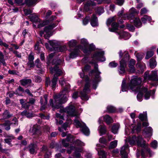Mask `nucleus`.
Listing matches in <instances>:
<instances>
[{"label":"nucleus","mask_w":158,"mask_h":158,"mask_svg":"<svg viewBox=\"0 0 158 158\" xmlns=\"http://www.w3.org/2000/svg\"><path fill=\"white\" fill-rule=\"evenodd\" d=\"M70 85L67 84L66 87L59 94H56L53 96L54 102L53 103L52 99L49 101L50 105L53 108V110L55 109H58L60 106L61 104L65 103L67 100V97L65 95L68 94L70 91Z\"/></svg>","instance_id":"nucleus-1"},{"label":"nucleus","mask_w":158,"mask_h":158,"mask_svg":"<svg viewBox=\"0 0 158 158\" xmlns=\"http://www.w3.org/2000/svg\"><path fill=\"white\" fill-rule=\"evenodd\" d=\"M142 82L141 78L136 76H133L128 85L126 84V80L123 79L122 81L121 88L123 92L127 91L128 89H131L132 91L136 90V87L139 85Z\"/></svg>","instance_id":"nucleus-2"},{"label":"nucleus","mask_w":158,"mask_h":158,"mask_svg":"<svg viewBox=\"0 0 158 158\" xmlns=\"http://www.w3.org/2000/svg\"><path fill=\"white\" fill-rule=\"evenodd\" d=\"M50 71L52 73H55L54 77L51 81H50L49 77H47L45 85L47 87L50 86L52 89H53L56 86L58 79V77L62 74V72L56 65H55L54 68L51 67L50 68Z\"/></svg>","instance_id":"nucleus-3"},{"label":"nucleus","mask_w":158,"mask_h":158,"mask_svg":"<svg viewBox=\"0 0 158 158\" xmlns=\"http://www.w3.org/2000/svg\"><path fill=\"white\" fill-rule=\"evenodd\" d=\"M127 140L130 145H134L137 144L138 146L142 147H143L145 146V142L141 136H139L137 137L135 136H133L131 138H129L128 139H125L126 142Z\"/></svg>","instance_id":"nucleus-4"},{"label":"nucleus","mask_w":158,"mask_h":158,"mask_svg":"<svg viewBox=\"0 0 158 158\" xmlns=\"http://www.w3.org/2000/svg\"><path fill=\"white\" fill-rule=\"evenodd\" d=\"M79 114L76 116L73 123L74 125L77 127H80L83 133L86 135L89 134V131L88 127L86 126L85 123L81 121L79 118Z\"/></svg>","instance_id":"nucleus-5"},{"label":"nucleus","mask_w":158,"mask_h":158,"mask_svg":"<svg viewBox=\"0 0 158 158\" xmlns=\"http://www.w3.org/2000/svg\"><path fill=\"white\" fill-rule=\"evenodd\" d=\"M95 74V78L93 81V88L95 89L97 88V83L100 81L101 77L100 74L101 73L98 69V65L97 64H95L94 65V69L92 70L89 73V75Z\"/></svg>","instance_id":"nucleus-6"},{"label":"nucleus","mask_w":158,"mask_h":158,"mask_svg":"<svg viewBox=\"0 0 158 158\" xmlns=\"http://www.w3.org/2000/svg\"><path fill=\"white\" fill-rule=\"evenodd\" d=\"M56 24L55 23H52L48 26L45 27L44 31H41L40 32V35L42 36L44 34V37L45 39H48L52 35V30L56 27Z\"/></svg>","instance_id":"nucleus-7"},{"label":"nucleus","mask_w":158,"mask_h":158,"mask_svg":"<svg viewBox=\"0 0 158 158\" xmlns=\"http://www.w3.org/2000/svg\"><path fill=\"white\" fill-rule=\"evenodd\" d=\"M116 18L115 16L111 17L109 18L106 22V24L109 26L111 24L112 28H109V30L110 31L114 32L117 30L118 27V24L115 21L116 20Z\"/></svg>","instance_id":"nucleus-8"},{"label":"nucleus","mask_w":158,"mask_h":158,"mask_svg":"<svg viewBox=\"0 0 158 158\" xmlns=\"http://www.w3.org/2000/svg\"><path fill=\"white\" fill-rule=\"evenodd\" d=\"M64 111L68 115L71 117L77 116L79 114L76 110L75 107L72 105H70L65 108Z\"/></svg>","instance_id":"nucleus-9"},{"label":"nucleus","mask_w":158,"mask_h":158,"mask_svg":"<svg viewBox=\"0 0 158 158\" xmlns=\"http://www.w3.org/2000/svg\"><path fill=\"white\" fill-rule=\"evenodd\" d=\"M128 54H126L124 56V58L120 62V66L118 71L120 74L122 75L125 72V68L126 66V63L129 60Z\"/></svg>","instance_id":"nucleus-10"},{"label":"nucleus","mask_w":158,"mask_h":158,"mask_svg":"<svg viewBox=\"0 0 158 158\" xmlns=\"http://www.w3.org/2000/svg\"><path fill=\"white\" fill-rule=\"evenodd\" d=\"M90 85L89 82L87 81L83 91L81 93V97L82 100H88L89 97L87 95V94L90 91L89 88Z\"/></svg>","instance_id":"nucleus-11"},{"label":"nucleus","mask_w":158,"mask_h":158,"mask_svg":"<svg viewBox=\"0 0 158 158\" xmlns=\"http://www.w3.org/2000/svg\"><path fill=\"white\" fill-rule=\"evenodd\" d=\"M104 52L103 51H100L97 52L93 55L92 58L93 60H98L100 61H104L105 60V58L104 56Z\"/></svg>","instance_id":"nucleus-12"},{"label":"nucleus","mask_w":158,"mask_h":158,"mask_svg":"<svg viewBox=\"0 0 158 158\" xmlns=\"http://www.w3.org/2000/svg\"><path fill=\"white\" fill-rule=\"evenodd\" d=\"M157 71H152V74L148 75L147 72H145L144 75L145 79H148L153 81H158V76H157Z\"/></svg>","instance_id":"nucleus-13"},{"label":"nucleus","mask_w":158,"mask_h":158,"mask_svg":"<svg viewBox=\"0 0 158 158\" xmlns=\"http://www.w3.org/2000/svg\"><path fill=\"white\" fill-rule=\"evenodd\" d=\"M82 151L81 148H76L75 147L71 146L70 148L68 149L67 152L68 153L70 154L71 153L74 151V156L77 157H79L80 156V152Z\"/></svg>","instance_id":"nucleus-14"},{"label":"nucleus","mask_w":158,"mask_h":158,"mask_svg":"<svg viewBox=\"0 0 158 158\" xmlns=\"http://www.w3.org/2000/svg\"><path fill=\"white\" fill-rule=\"evenodd\" d=\"M129 150V146L127 144H126L122 147L120 152L122 158H127Z\"/></svg>","instance_id":"nucleus-15"},{"label":"nucleus","mask_w":158,"mask_h":158,"mask_svg":"<svg viewBox=\"0 0 158 158\" xmlns=\"http://www.w3.org/2000/svg\"><path fill=\"white\" fill-rule=\"evenodd\" d=\"M96 5V3L91 0H88L86 2L85 4L84 9L85 11H88L91 10Z\"/></svg>","instance_id":"nucleus-16"},{"label":"nucleus","mask_w":158,"mask_h":158,"mask_svg":"<svg viewBox=\"0 0 158 158\" xmlns=\"http://www.w3.org/2000/svg\"><path fill=\"white\" fill-rule=\"evenodd\" d=\"M81 44L84 47H82V46L81 45L78 47V48L82 50L85 53H88L89 51L86 48L88 45V42L87 40L85 39H81Z\"/></svg>","instance_id":"nucleus-17"},{"label":"nucleus","mask_w":158,"mask_h":158,"mask_svg":"<svg viewBox=\"0 0 158 158\" xmlns=\"http://www.w3.org/2000/svg\"><path fill=\"white\" fill-rule=\"evenodd\" d=\"M141 90L143 92V94H144V98L146 100H148L150 98L151 94L152 93V91H148V89L146 88L142 87L141 88ZM155 93V91L153 90L152 91V94L154 95Z\"/></svg>","instance_id":"nucleus-18"},{"label":"nucleus","mask_w":158,"mask_h":158,"mask_svg":"<svg viewBox=\"0 0 158 158\" xmlns=\"http://www.w3.org/2000/svg\"><path fill=\"white\" fill-rule=\"evenodd\" d=\"M80 50L77 49H74L71 50V53H70L69 57L67 58L66 60H69V59H73L77 56L79 54Z\"/></svg>","instance_id":"nucleus-19"},{"label":"nucleus","mask_w":158,"mask_h":158,"mask_svg":"<svg viewBox=\"0 0 158 158\" xmlns=\"http://www.w3.org/2000/svg\"><path fill=\"white\" fill-rule=\"evenodd\" d=\"M29 151L31 154H34L36 153L38 148L36 143H31L28 146Z\"/></svg>","instance_id":"nucleus-20"},{"label":"nucleus","mask_w":158,"mask_h":158,"mask_svg":"<svg viewBox=\"0 0 158 158\" xmlns=\"http://www.w3.org/2000/svg\"><path fill=\"white\" fill-rule=\"evenodd\" d=\"M96 150L98 151V154L100 156L99 158H106V153L104 151L102 150H99V147H103V146L101 145L100 144H97L96 145Z\"/></svg>","instance_id":"nucleus-21"},{"label":"nucleus","mask_w":158,"mask_h":158,"mask_svg":"<svg viewBox=\"0 0 158 158\" xmlns=\"http://www.w3.org/2000/svg\"><path fill=\"white\" fill-rule=\"evenodd\" d=\"M135 63V60L131 59L128 64L129 68V71L131 73H134L135 72V70L134 66Z\"/></svg>","instance_id":"nucleus-22"},{"label":"nucleus","mask_w":158,"mask_h":158,"mask_svg":"<svg viewBox=\"0 0 158 158\" xmlns=\"http://www.w3.org/2000/svg\"><path fill=\"white\" fill-rule=\"evenodd\" d=\"M136 88V90L135 91L139 92L137 96V98L138 100L140 102L142 100L143 95V92H142L141 90V88H140V87H139L138 85L137 86Z\"/></svg>","instance_id":"nucleus-23"},{"label":"nucleus","mask_w":158,"mask_h":158,"mask_svg":"<svg viewBox=\"0 0 158 158\" xmlns=\"http://www.w3.org/2000/svg\"><path fill=\"white\" fill-rule=\"evenodd\" d=\"M119 38L121 39L123 38L125 40H127L130 38L131 36L126 31H121L119 33Z\"/></svg>","instance_id":"nucleus-24"},{"label":"nucleus","mask_w":158,"mask_h":158,"mask_svg":"<svg viewBox=\"0 0 158 158\" xmlns=\"http://www.w3.org/2000/svg\"><path fill=\"white\" fill-rule=\"evenodd\" d=\"M30 18L31 21L34 23L33 25L35 27H36V25H35L34 23H38L40 21V19L36 15H31L30 16Z\"/></svg>","instance_id":"nucleus-25"},{"label":"nucleus","mask_w":158,"mask_h":158,"mask_svg":"<svg viewBox=\"0 0 158 158\" xmlns=\"http://www.w3.org/2000/svg\"><path fill=\"white\" fill-rule=\"evenodd\" d=\"M44 97L45 100L44 102H43V99L41 98L40 102L42 105L40 107V109L41 110H44L45 109V105L47 104L48 102V96L46 95H44Z\"/></svg>","instance_id":"nucleus-26"},{"label":"nucleus","mask_w":158,"mask_h":158,"mask_svg":"<svg viewBox=\"0 0 158 158\" xmlns=\"http://www.w3.org/2000/svg\"><path fill=\"white\" fill-rule=\"evenodd\" d=\"M73 138L72 135H67L66 139H63L62 143L64 147H67L68 146L69 144L66 142H69L72 140Z\"/></svg>","instance_id":"nucleus-27"},{"label":"nucleus","mask_w":158,"mask_h":158,"mask_svg":"<svg viewBox=\"0 0 158 158\" xmlns=\"http://www.w3.org/2000/svg\"><path fill=\"white\" fill-rule=\"evenodd\" d=\"M90 24L93 27L97 26L98 25L97 18L94 14L93 15L91 18Z\"/></svg>","instance_id":"nucleus-28"},{"label":"nucleus","mask_w":158,"mask_h":158,"mask_svg":"<svg viewBox=\"0 0 158 158\" xmlns=\"http://www.w3.org/2000/svg\"><path fill=\"white\" fill-rule=\"evenodd\" d=\"M32 133L33 134L39 135L41 134V132L39 129V127L37 125L33 126L32 129Z\"/></svg>","instance_id":"nucleus-29"},{"label":"nucleus","mask_w":158,"mask_h":158,"mask_svg":"<svg viewBox=\"0 0 158 158\" xmlns=\"http://www.w3.org/2000/svg\"><path fill=\"white\" fill-rule=\"evenodd\" d=\"M135 26L137 27H139L142 25L141 22L139 18H135L133 21Z\"/></svg>","instance_id":"nucleus-30"},{"label":"nucleus","mask_w":158,"mask_h":158,"mask_svg":"<svg viewBox=\"0 0 158 158\" xmlns=\"http://www.w3.org/2000/svg\"><path fill=\"white\" fill-rule=\"evenodd\" d=\"M31 80L30 79H24L21 80L20 82L21 85L23 86H25L27 84L31 83Z\"/></svg>","instance_id":"nucleus-31"},{"label":"nucleus","mask_w":158,"mask_h":158,"mask_svg":"<svg viewBox=\"0 0 158 158\" xmlns=\"http://www.w3.org/2000/svg\"><path fill=\"white\" fill-rule=\"evenodd\" d=\"M119 127V125L118 123L114 124L112 128V132L114 134H117Z\"/></svg>","instance_id":"nucleus-32"},{"label":"nucleus","mask_w":158,"mask_h":158,"mask_svg":"<svg viewBox=\"0 0 158 158\" xmlns=\"http://www.w3.org/2000/svg\"><path fill=\"white\" fill-rule=\"evenodd\" d=\"M24 91V89L20 86H19L15 91V94L16 95L19 96H22V94Z\"/></svg>","instance_id":"nucleus-33"},{"label":"nucleus","mask_w":158,"mask_h":158,"mask_svg":"<svg viewBox=\"0 0 158 158\" xmlns=\"http://www.w3.org/2000/svg\"><path fill=\"white\" fill-rule=\"evenodd\" d=\"M103 118L104 120L107 124H109L110 123H112L113 122L112 118L108 115L105 116L103 117Z\"/></svg>","instance_id":"nucleus-34"},{"label":"nucleus","mask_w":158,"mask_h":158,"mask_svg":"<svg viewBox=\"0 0 158 158\" xmlns=\"http://www.w3.org/2000/svg\"><path fill=\"white\" fill-rule=\"evenodd\" d=\"M55 51L57 52H63L67 50V48L66 46H63L56 47Z\"/></svg>","instance_id":"nucleus-35"},{"label":"nucleus","mask_w":158,"mask_h":158,"mask_svg":"<svg viewBox=\"0 0 158 158\" xmlns=\"http://www.w3.org/2000/svg\"><path fill=\"white\" fill-rule=\"evenodd\" d=\"M38 0H26L25 3L28 6H31L35 4Z\"/></svg>","instance_id":"nucleus-36"},{"label":"nucleus","mask_w":158,"mask_h":158,"mask_svg":"<svg viewBox=\"0 0 158 158\" xmlns=\"http://www.w3.org/2000/svg\"><path fill=\"white\" fill-rule=\"evenodd\" d=\"M98 130L101 135L104 134L106 132V127L105 126L100 125L98 127Z\"/></svg>","instance_id":"nucleus-37"},{"label":"nucleus","mask_w":158,"mask_h":158,"mask_svg":"<svg viewBox=\"0 0 158 158\" xmlns=\"http://www.w3.org/2000/svg\"><path fill=\"white\" fill-rule=\"evenodd\" d=\"M152 18L150 16L145 15L141 18V20L143 23H145L147 21H150Z\"/></svg>","instance_id":"nucleus-38"},{"label":"nucleus","mask_w":158,"mask_h":158,"mask_svg":"<svg viewBox=\"0 0 158 158\" xmlns=\"http://www.w3.org/2000/svg\"><path fill=\"white\" fill-rule=\"evenodd\" d=\"M139 118L141 121L146 120L147 119V112H143V114H140L139 116Z\"/></svg>","instance_id":"nucleus-39"},{"label":"nucleus","mask_w":158,"mask_h":158,"mask_svg":"<svg viewBox=\"0 0 158 158\" xmlns=\"http://www.w3.org/2000/svg\"><path fill=\"white\" fill-rule=\"evenodd\" d=\"M156 63L155 60L154 58H151L150 60V67L153 69L156 66Z\"/></svg>","instance_id":"nucleus-40"},{"label":"nucleus","mask_w":158,"mask_h":158,"mask_svg":"<svg viewBox=\"0 0 158 158\" xmlns=\"http://www.w3.org/2000/svg\"><path fill=\"white\" fill-rule=\"evenodd\" d=\"M48 43L50 44V45L52 47V50L56 49L55 46L57 44V42L56 40H49Z\"/></svg>","instance_id":"nucleus-41"},{"label":"nucleus","mask_w":158,"mask_h":158,"mask_svg":"<svg viewBox=\"0 0 158 158\" xmlns=\"http://www.w3.org/2000/svg\"><path fill=\"white\" fill-rule=\"evenodd\" d=\"M2 125L4 127L5 129L6 130H9L10 129V122L8 120L6 121Z\"/></svg>","instance_id":"nucleus-42"},{"label":"nucleus","mask_w":158,"mask_h":158,"mask_svg":"<svg viewBox=\"0 0 158 158\" xmlns=\"http://www.w3.org/2000/svg\"><path fill=\"white\" fill-rule=\"evenodd\" d=\"M131 126L133 127L132 131V133H133L134 132L135 130H136L137 132L141 130V123H139L136 128H135V127H134L133 125H132Z\"/></svg>","instance_id":"nucleus-43"},{"label":"nucleus","mask_w":158,"mask_h":158,"mask_svg":"<svg viewBox=\"0 0 158 158\" xmlns=\"http://www.w3.org/2000/svg\"><path fill=\"white\" fill-rule=\"evenodd\" d=\"M72 123V121L71 120L68 121L67 122H65L64 123L62 126V127L63 128L66 130V128L69 127V125Z\"/></svg>","instance_id":"nucleus-44"},{"label":"nucleus","mask_w":158,"mask_h":158,"mask_svg":"<svg viewBox=\"0 0 158 158\" xmlns=\"http://www.w3.org/2000/svg\"><path fill=\"white\" fill-rule=\"evenodd\" d=\"M117 140H114L112 141L110 143L109 148L111 149L115 148L117 146Z\"/></svg>","instance_id":"nucleus-45"},{"label":"nucleus","mask_w":158,"mask_h":158,"mask_svg":"<svg viewBox=\"0 0 158 158\" xmlns=\"http://www.w3.org/2000/svg\"><path fill=\"white\" fill-rule=\"evenodd\" d=\"M77 42L75 40H73L69 42V46L70 48L73 47L77 44Z\"/></svg>","instance_id":"nucleus-46"},{"label":"nucleus","mask_w":158,"mask_h":158,"mask_svg":"<svg viewBox=\"0 0 158 158\" xmlns=\"http://www.w3.org/2000/svg\"><path fill=\"white\" fill-rule=\"evenodd\" d=\"M15 137L13 136H11L10 137V138H6L4 139V141L5 143H8L9 145L12 146L11 144V142L12 141V139H14Z\"/></svg>","instance_id":"nucleus-47"},{"label":"nucleus","mask_w":158,"mask_h":158,"mask_svg":"<svg viewBox=\"0 0 158 158\" xmlns=\"http://www.w3.org/2000/svg\"><path fill=\"white\" fill-rule=\"evenodd\" d=\"M107 110L108 112L109 113H112L115 111V108L112 106H109L107 107Z\"/></svg>","instance_id":"nucleus-48"},{"label":"nucleus","mask_w":158,"mask_h":158,"mask_svg":"<svg viewBox=\"0 0 158 158\" xmlns=\"http://www.w3.org/2000/svg\"><path fill=\"white\" fill-rule=\"evenodd\" d=\"M48 23V22L47 21H40L38 23V27L40 28L44 26L47 25Z\"/></svg>","instance_id":"nucleus-49"},{"label":"nucleus","mask_w":158,"mask_h":158,"mask_svg":"<svg viewBox=\"0 0 158 158\" xmlns=\"http://www.w3.org/2000/svg\"><path fill=\"white\" fill-rule=\"evenodd\" d=\"M154 54V52L152 51H148L145 56V59H148L151 57Z\"/></svg>","instance_id":"nucleus-50"},{"label":"nucleus","mask_w":158,"mask_h":158,"mask_svg":"<svg viewBox=\"0 0 158 158\" xmlns=\"http://www.w3.org/2000/svg\"><path fill=\"white\" fill-rule=\"evenodd\" d=\"M137 65L140 68L142 71H143V70L146 68L145 65L143 63H138Z\"/></svg>","instance_id":"nucleus-51"},{"label":"nucleus","mask_w":158,"mask_h":158,"mask_svg":"<svg viewBox=\"0 0 158 158\" xmlns=\"http://www.w3.org/2000/svg\"><path fill=\"white\" fill-rule=\"evenodd\" d=\"M138 61H140L143 57V54L142 53H138L136 55Z\"/></svg>","instance_id":"nucleus-52"},{"label":"nucleus","mask_w":158,"mask_h":158,"mask_svg":"<svg viewBox=\"0 0 158 158\" xmlns=\"http://www.w3.org/2000/svg\"><path fill=\"white\" fill-rule=\"evenodd\" d=\"M3 116L4 118H7L10 117L11 116L9 112L7 110H6L4 112Z\"/></svg>","instance_id":"nucleus-53"},{"label":"nucleus","mask_w":158,"mask_h":158,"mask_svg":"<svg viewBox=\"0 0 158 158\" xmlns=\"http://www.w3.org/2000/svg\"><path fill=\"white\" fill-rule=\"evenodd\" d=\"M152 148L154 149L156 148L157 145V142L156 140H154L151 144Z\"/></svg>","instance_id":"nucleus-54"},{"label":"nucleus","mask_w":158,"mask_h":158,"mask_svg":"<svg viewBox=\"0 0 158 158\" xmlns=\"http://www.w3.org/2000/svg\"><path fill=\"white\" fill-rule=\"evenodd\" d=\"M35 65L36 67L39 68H40L41 67V63L40 62L39 59H37L35 61Z\"/></svg>","instance_id":"nucleus-55"},{"label":"nucleus","mask_w":158,"mask_h":158,"mask_svg":"<svg viewBox=\"0 0 158 158\" xmlns=\"http://www.w3.org/2000/svg\"><path fill=\"white\" fill-rule=\"evenodd\" d=\"M75 145H77L79 146H83L85 145L84 143L81 142L79 140H77L75 142H74V143Z\"/></svg>","instance_id":"nucleus-56"},{"label":"nucleus","mask_w":158,"mask_h":158,"mask_svg":"<svg viewBox=\"0 0 158 158\" xmlns=\"http://www.w3.org/2000/svg\"><path fill=\"white\" fill-rule=\"evenodd\" d=\"M13 122L10 123V125H13L14 126H17L18 125V123L17 122V120L16 118L14 117L12 120Z\"/></svg>","instance_id":"nucleus-57"},{"label":"nucleus","mask_w":158,"mask_h":158,"mask_svg":"<svg viewBox=\"0 0 158 158\" xmlns=\"http://www.w3.org/2000/svg\"><path fill=\"white\" fill-rule=\"evenodd\" d=\"M56 117L57 118H59L62 119H64L65 115L64 113H61V114L59 113H56Z\"/></svg>","instance_id":"nucleus-58"},{"label":"nucleus","mask_w":158,"mask_h":158,"mask_svg":"<svg viewBox=\"0 0 158 158\" xmlns=\"http://www.w3.org/2000/svg\"><path fill=\"white\" fill-rule=\"evenodd\" d=\"M56 117L57 118H59L62 119H64L65 115L64 113H61V114L59 113H56Z\"/></svg>","instance_id":"nucleus-59"},{"label":"nucleus","mask_w":158,"mask_h":158,"mask_svg":"<svg viewBox=\"0 0 158 158\" xmlns=\"http://www.w3.org/2000/svg\"><path fill=\"white\" fill-rule=\"evenodd\" d=\"M0 45L2 46H4L6 48V49L8 48L9 45L6 44V43L4 42L1 39H0Z\"/></svg>","instance_id":"nucleus-60"},{"label":"nucleus","mask_w":158,"mask_h":158,"mask_svg":"<svg viewBox=\"0 0 158 158\" xmlns=\"http://www.w3.org/2000/svg\"><path fill=\"white\" fill-rule=\"evenodd\" d=\"M118 65V64L114 61H112L109 63V65L111 68H114L116 67Z\"/></svg>","instance_id":"nucleus-61"},{"label":"nucleus","mask_w":158,"mask_h":158,"mask_svg":"<svg viewBox=\"0 0 158 158\" xmlns=\"http://www.w3.org/2000/svg\"><path fill=\"white\" fill-rule=\"evenodd\" d=\"M97 13L100 15L101 14L103 13L104 12V9L101 7H99L97 10Z\"/></svg>","instance_id":"nucleus-62"},{"label":"nucleus","mask_w":158,"mask_h":158,"mask_svg":"<svg viewBox=\"0 0 158 158\" xmlns=\"http://www.w3.org/2000/svg\"><path fill=\"white\" fill-rule=\"evenodd\" d=\"M131 15V14H124L121 17V18L123 19H130V16Z\"/></svg>","instance_id":"nucleus-63"},{"label":"nucleus","mask_w":158,"mask_h":158,"mask_svg":"<svg viewBox=\"0 0 158 158\" xmlns=\"http://www.w3.org/2000/svg\"><path fill=\"white\" fill-rule=\"evenodd\" d=\"M8 73L11 74L17 75L18 74L19 72L15 70H9L8 71Z\"/></svg>","instance_id":"nucleus-64"}]
</instances>
